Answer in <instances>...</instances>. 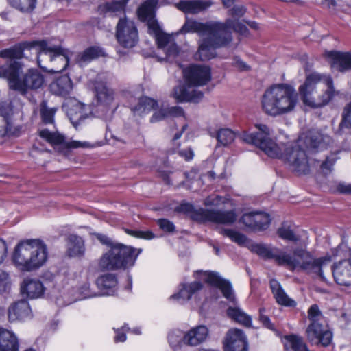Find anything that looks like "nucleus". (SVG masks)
Masks as SVG:
<instances>
[{
  "mask_svg": "<svg viewBox=\"0 0 351 351\" xmlns=\"http://www.w3.org/2000/svg\"><path fill=\"white\" fill-rule=\"evenodd\" d=\"M208 334V329L205 326H198L185 332V345L196 346L204 342Z\"/></svg>",
  "mask_w": 351,
  "mask_h": 351,
  "instance_id": "obj_27",
  "label": "nucleus"
},
{
  "mask_svg": "<svg viewBox=\"0 0 351 351\" xmlns=\"http://www.w3.org/2000/svg\"><path fill=\"white\" fill-rule=\"evenodd\" d=\"M85 250L84 241L80 237L71 234L68 237L66 254L69 257H83Z\"/></svg>",
  "mask_w": 351,
  "mask_h": 351,
  "instance_id": "obj_32",
  "label": "nucleus"
},
{
  "mask_svg": "<svg viewBox=\"0 0 351 351\" xmlns=\"http://www.w3.org/2000/svg\"><path fill=\"white\" fill-rule=\"evenodd\" d=\"M171 298L175 299H183L184 300H189L191 298V295L186 286V284L182 285V288L180 290V291L174 294L171 296Z\"/></svg>",
  "mask_w": 351,
  "mask_h": 351,
  "instance_id": "obj_60",
  "label": "nucleus"
},
{
  "mask_svg": "<svg viewBox=\"0 0 351 351\" xmlns=\"http://www.w3.org/2000/svg\"><path fill=\"white\" fill-rule=\"evenodd\" d=\"M142 250L122 243H115L99 261V267L102 271H114L132 267Z\"/></svg>",
  "mask_w": 351,
  "mask_h": 351,
  "instance_id": "obj_6",
  "label": "nucleus"
},
{
  "mask_svg": "<svg viewBox=\"0 0 351 351\" xmlns=\"http://www.w3.org/2000/svg\"><path fill=\"white\" fill-rule=\"evenodd\" d=\"M194 277L196 279L203 280L208 284L220 289L225 298L230 301H234L235 297L230 282L221 278L218 273L196 271L194 273Z\"/></svg>",
  "mask_w": 351,
  "mask_h": 351,
  "instance_id": "obj_13",
  "label": "nucleus"
},
{
  "mask_svg": "<svg viewBox=\"0 0 351 351\" xmlns=\"http://www.w3.org/2000/svg\"><path fill=\"white\" fill-rule=\"evenodd\" d=\"M95 91L100 107L109 105L114 99V93L112 89L109 88L104 82H97Z\"/></svg>",
  "mask_w": 351,
  "mask_h": 351,
  "instance_id": "obj_37",
  "label": "nucleus"
},
{
  "mask_svg": "<svg viewBox=\"0 0 351 351\" xmlns=\"http://www.w3.org/2000/svg\"><path fill=\"white\" fill-rule=\"evenodd\" d=\"M164 50L165 51L167 58H175L180 51L178 46L174 41H172Z\"/></svg>",
  "mask_w": 351,
  "mask_h": 351,
  "instance_id": "obj_59",
  "label": "nucleus"
},
{
  "mask_svg": "<svg viewBox=\"0 0 351 351\" xmlns=\"http://www.w3.org/2000/svg\"><path fill=\"white\" fill-rule=\"evenodd\" d=\"M39 47V41L23 42L14 46L0 51V57L5 59H10L6 64L8 66L11 62L16 61L23 57V51L27 48Z\"/></svg>",
  "mask_w": 351,
  "mask_h": 351,
  "instance_id": "obj_20",
  "label": "nucleus"
},
{
  "mask_svg": "<svg viewBox=\"0 0 351 351\" xmlns=\"http://www.w3.org/2000/svg\"><path fill=\"white\" fill-rule=\"evenodd\" d=\"M252 250L258 255L265 258H273L279 265H285L288 254L276 247H269L262 244L252 246Z\"/></svg>",
  "mask_w": 351,
  "mask_h": 351,
  "instance_id": "obj_22",
  "label": "nucleus"
},
{
  "mask_svg": "<svg viewBox=\"0 0 351 351\" xmlns=\"http://www.w3.org/2000/svg\"><path fill=\"white\" fill-rule=\"evenodd\" d=\"M157 224L165 232H173L175 230V226L168 219H160L157 221Z\"/></svg>",
  "mask_w": 351,
  "mask_h": 351,
  "instance_id": "obj_57",
  "label": "nucleus"
},
{
  "mask_svg": "<svg viewBox=\"0 0 351 351\" xmlns=\"http://www.w3.org/2000/svg\"><path fill=\"white\" fill-rule=\"evenodd\" d=\"M270 287L274 296L279 304L291 307L296 305V302L288 297L278 281L271 280Z\"/></svg>",
  "mask_w": 351,
  "mask_h": 351,
  "instance_id": "obj_35",
  "label": "nucleus"
},
{
  "mask_svg": "<svg viewBox=\"0 0 351 351\" xmlns=\"http://www.w3.org/2000/svg\"><path fill=\"white\" fill-rule=\"evenodd\" d=\"M19 343L15 334L0 328V351H19Z\"/></svg>",
  "mask_w": 351,
  "mask_h": 351,
  "instance_id": "obj_28",
  "label": "nucleus"
},
{
  "mask_svg": "<svg viewBox=\"0 0 351 351\" xmlns=\"http://www.w3.org/2000/svg\"><path fill=\"white\" fill-rule=\"evenodd\" d=\"M57 108H50L47 106V102L43 100L40 104V115L42 123L48 124H54V116L56 113Z\"/></svg>",
  "mask_w": 351,
  "mask_h": 351,
  "instance_id": "obj_44",
  "label": "nucleus"
},
{
  "mask_svg": "<svg viewBox=\"0 0 351 351\" xmlns=\"http://www.w3.org/2000/svg\"><path fill=\"white\" fill-rule=\"evenodd\" d=\"M306 338L311 344L328 346L332 338V332L324 328L322 322H311L306 330Z\"/></svg>",
  "mask_w": 351,
  "mask_h": 351,
  "instance_id": "obj_14",
  "label": "nucleus"
},
{
  "mask_svg": "<svg viewBox=\"0 0 351 351\" xmlns=\"http://www.w3.org/2000/svg\"><path fill=\"white\" fill-rule=\"evenodd\" d=\"M21 292L28 298L35 299L43 295L44 287L38 280L25 278L21 285Z\"/></svg>",
  "mask_w": 351,
  "mask_h": 351,
  "instance_id": "obj_25",
  "label": "nucleus"
},
{
  "mask_svg": "<svg viewBox=\"0 0 351 351\" xmlns=\"http://www.w3.org/2000/svg\"><path fill=\"white\" fill-rule=\"evenodd\" d=\"M308 317L311 322H322L323 316L317 304L312 305L308 311Z\"/></svg>",
  "mask_w": 351,
  "mask_h": 351,
  "instance_id": "obj_52",
  "label": "nucleus"
},
{
  "mask_svg": "<svg viewBox=\"0 0 351 351\" xmlns=\"http://www.w3.org/2000/svg\"><path fill=\"white\" fill-rule=\"evenodd\" d=\"M129 0H120L108 2L100 6L104 13H110L113 16L125 14V7Z\"/></svg>",
  "mask_w": 351,
  "mask_h": 351,
  "instance_id": "obj_40",
  "label": "nucleus"
},
{
  "mask_svg": "<svg viewBox=\"0 0 351 351\" xmlns=\"http://www.w3.org/2000/svg\"><path fill=\"white\" fill-rule=\"evenodd\" d=\"M330 257L315 258L309 252L301 248L294 250L293 256L288 254L285 266L291 270L297 268L308 274H313L325 280L324 269L330 263Z\"/></svg>",
  "mask_w": 351,
  "mask_h": 351,
  "instance_id": "obj_7",
  "label": "nucleus"
},
{
  "mask_svg": "<svg viewBox=\"0 0 351 351\" xmlns=\"http://www.w3.org/2000/svg\"><path fill=\"white\" fill-rule=\"evenodd\" d=\"M212 5V2L207 0L180 1L176 4L178 10L185 13L197 14L204 11Z\"/></svg>",
  "mask_w": 351,
  "mask_h": 351,
  "instance_id": "obj_26",
  "label": "nucleus"
},
{
  "mask_svg": "<svg viewBox=\"0 0 351 351\" xmlns=\"http://www.w3.org/2000/svg\"><path fill=\"white\" fill-rule=\"evenodd\" d=\"M155 38L158 47L162 49L167 47L172 41H173L171 36L162 32L155 36Z\"/></svg>",
  "mask_w": 351,
  "mask_h": 351,
  "instance_id": "obj_51",
  "label": "nucleus"
},
{
  "mask_svg": "<svg viewBox=\"0 0 351 351\" xmlns=\"http://www.w3.org/2000/svg\"><path fill=\"white\" fill-rule=\"evenodd\" d=\"M278 234L281 239L289 241L297 242L300 239V237L294 232L287 223H283L278 228Z\"/></svg>",
  "mask_w": 351,
  "mask_h": 351,
  "instance_id": "obj_47",
  "label": "nucleus"
},
{
  "mask_svg": "<svg viewBox=\"0 0 351 351\" xmlns=\"http://www.w3.org/2000/svg\"><path fill=\"white\" fill-rule=\"evenodd\" d=\"M13 107L11 103L0 104V137L13 134Z\"/></svg>",
  "mask_w": 351,
  "mask_h": 351,
  "instance_id": "obj_19",
  "label": "nucleus"
},
{
  "mask_svg": "<svg viewBox=\"0 0 351 351\" xmlns=\"http://www.w3.org/2000/svg\"><path fill=\"white\" fill-rule=\"evenodd\" d=\"M125 232H127L128 234L136 237V238H141V239H152L155 237L154 234L149 230L147 231H142V230H130V229H125Z\"/></svg>",
  "mask_w": 351,
  "mask_h": 351,
  "instance_id": "obj_54",
  "label": "nucleus"
},
{
  "mask_svg": "<svg viewBox=\"0 0 351 351\" xmlns=\"http://www.w3.org/2000/svg\"><path fill=\"white\" fill-rule=\"evenodd\" d=\"M145 22H147L149 33L153 34L154 36L162 32L155 17L146 20Z\"/></svg>",
  "mask_w": 351,
  "mask_h": 351,
  "instance_id": "obj_56",
  "label": "nucleus"
},
{
  "mask_svg": "<svg viewBox=\"0 0 351 351\" xmlns=\"http://www.w3.org/2000/svg\"><path fill=\"white\" fill-rule=\"evenodd\" d=\"M229 43L230 37L228 36H221L218 32L215 31L199 40L195 58L201 61L209 60L215 56L217 48L226 46Z\"/></svg>",
  "mask_w": 351,
  "mask_h": 351,
  "instance_id": "obj_10",
  "label": "nucleus"
},
{
  "mask_svg": "<svg viewBox=\"0 0 351 351\" xmlns=\"http://www.w3.org/2000/svg\"><path fill=\"white\" fill-rule=\"evenodd\" d=\"M219 233L225 237H229L232 241L239 245L243 244L247 240L244 234L233 230L221 228L219 229Z\"/></svg>",
  "mask_w": 351,
  "mask_h": 351,
  "instance_id": "obj_49",
  "label": "nucleus"
},
{
  "mask_svg": "<svg viewBox=\"0 0 351 351\" xmlns=\"http://www.w3.org/2000/svg\"><path fill=\"white\" fill-rule=\"evenodd\" d=\"M115 36L118 43L124 48H132L138 43V32L135 23L124 16L116 26Z\"/></svg>",
  "mask_w": 351,
  "mask_h": 351,
  "instance_id": "obj_11",
  "label": "nucleus"
},
{
  "mask_svg": "<svg viewBox=\"0 0 351 351\" xmlns=\"http://www.w3.org/2000/svg\"><path fill=\"white\" fill-rule=\"evenodd\" d=\"M38 64L40 65V56L49 54L51 68L49 70L51 73H60L64 71L69 65V56L71 51L64 49L60 46L49 45L46 40H39V47L38 49Z\"/></svg>",
  "mask_w": 351,
  "mask_h": 351,
  "instance_id": "obj_9",
  "label": "nucleus"
},
{
  "mask_svg": "<svg viewBox=\"0 0 351 351\" xmlns=\"http://www.w3.org/2000/svg\"><path fill=\"white\" fill-rule=\"evenodd\" d=\"M168 117L167 108H161L156 111L151 117L150 121L156 123Z\"/></svg>",
  "mask_w": 351,
  "mask_h": 351,
  "instance_id": "obj_61",
  "label": "nucleus"
},
{
  "mask_svg": "<svg viewBox=\"0 0 351 351\" xmlns=\"http://www.w3.org/2000/svg\"><path fill=\"white\" fill-rule=\"evenodd\" d=\"M10 280L8 273L0 271V293L8 292L10 289Z\"/></svg>",
  "mask_w": 351,
  "mask_h": 351,
  "instance_id": "obj_55",
  "label": "nucleus"
},
{
  "mask_svg": "<svg viewBox=\"0 0 351 351\" xmlns=\"http://www.w3.org/2000/svg\"><path fill=\"white\" fill-rule=\"evenodd\" d=\"M31 308L28 302L21 300L14 302L8 308V319L10 322L24 320L31 317Z\"/></svg>",
  "mask_w": 351,
  "mask_h": 351,
  "instance_id": "obj_24",
  "label": "nucleus"
},
{
  "mask_svg": "<svg viewBox=\"0 0 351 351\" xmlns=\"http://www.w3.org/2000/svg\"><path fill=\"white\" fill-rule=\"evenodd\" d=\"M255 127L257 130L256 132H243L240 138L243 142L258 147L271 158H281L293 171L299 174H306L309 172L306 152L300 145H286L282 152V148L271 138L270 129L268 126L265 124H256Z\"/></svg>",
  "mask_w": 351,
  "mask_h": 351,
  "instance_id": "obj_1",
  "label": "nucleus"
},
{
  "mask_svg": "<svg viewBox=\"0 0 351 351\" xmlns=\"http://www.w3.org/2000/svg\"><path fill=\"white\" fill-rule=\"evenodd\" d=\"M230 14L232 16L241 17L246 12V9L243 5H234L230 10Z\"/></svg>",
  "mask_w": 351,
  "mask_h": 351,
  "instance_id": "obj_63",
  "label": "nucleus"
},
{
  "mask_svg": "<svg viewBox=\"0 0 351 351\" xmlns=\"http://www.w3.org/2000/svg\"><path fill=\"white\" fill-rule=\"evenodd\" d=\"M241 221L251 229L263 230L269 227L271 219L267 213L256 212L244 214Z\"/></svg>",
  "mask_w": 351,
  "mask_h": 351,
  "instance_id": "obj_18",
  "label": "nucleus"
},
{
  "mask_svg": "<svg viewBox=\"0 0 351 351\" xmlns=\"http://www.w3.org/2000/svg\"><path fill=\"white\" fill-rule=\"evenodd\" d=\"M91 147L90 143L86 141H71L65 143V148L67 149L89 148Z\"/></svg>",
  "mask_w": 351,
  "mask_h": 351,
  "instance_id": "obj_58",
  "label": "nucleus"
},
{
  "mask_svg": "<svg viewBox=\"0 0 351 351\" xmlns=\"http://www.w3.org/2000/svg\"><path fill=\"white\" fill-rule=\"evenodd\" d=\"M324 56L329 58L328 62L332 69L340 73L351 71V51H326Z\"/></svg>",
  "mask_w": 351,
  "mask_h": 351,
  "instance_id": "obj_17",
  "label": "nucleus"
},
{
  "mask_svg": "<svg viewBox=\"0 0 351 351\" xmlns=\"http://www.w3.org/2000/svg\"><path fill=\"white\" fill-rule=\"evenodd\" d=\"M220 22L208 21L201 23L197 21L186 19L184 24L180 29L179 33H197L199 36H208V34L220 29L222 27Z\"/></svg>",
  "mask_w": 351,
  "mask_h": 351,
  "instance_id": "obj_15",
  "label": "nucleus"
},
{
  "mask_svg": "<svg viewBox=\"0 0 351 351\" xmlns=\"http://www.w3.org/2000/svg\"><path fill=\"white\" fill-rule=\"evenodd\" d=\"M220 24L222 25L223 27L217 30L218 33L221 36H223L224 35L228 36L230 37V43L232 40L230 29H233L241 34L246 33L247 31V27L237 19H228L225 23H220Z\"/></svg>",
  "mask_w": 351,
  "mask_h": 351,
  "instance_id": "obj_34",
  "label": "nucleus"
},
{
  "mask_svg": "<svg viewBox=\"0 0 351 351\" xmlns=\"http://www.w3.org/2000/svg\"><path fill=\"white\" fill-rule=\"evenodd\" d=\"M176 210L190 213L193 219L200 222L210 221L218 224L231 225L237 219V215L233 210L222 211L202 208L196 210L194 206L189 203L181 204Z\"/></svg>",
  "mask_w": 351,
  "mask_h": 351,
  "instance_id": "obj_8",
  "label": "nucleus"
},
{
  "mask_svg": "<svg viewBox=\"0 0 351 351\" xmlns=\"http://www.w3.org/2000/svg\"><path fill=\"white\" fill-rule=\"evenodd\" d=\"M285 348L293 351H310L302 337L296 335H289L285 337Z\"/></svg>",
  "mask_w": 351,
  "mask_h": 351,
  "instance_id": "obj_39",
  "label": "nucleus"
},
{
  "mask_svg": "<svg viewBox=\"0 0 351 351\" xmlns=\"http://www.w3.org/2000/svg\"><path fill=\"white\" fill-rule=\"evenodd\" d=\"M157 105V101L148 97H143L138 99L136 105L131 106V110L136 114L142 115L154 109Z\"/></svg>",
  "mask_w": 351,
  "mask_h": 351,
  "instance_id": "obj_38",
  "label": "nucleus"
},
{
  "mask_svg": "<svg viewBox=\"0 0 351 351\" xmlns=\"http://www.w3.org/2000/svg\"><path fill=\"white\" fill-rule=\"evenodd\" d=\"M97 285L101 291L97 295H113L115 292V287L117 285L116 276L112 274H107L99 277L97 279ZM97 295H94L96 296Z\"/></svg>",
  "mask_w": 351,
  "mask_h": 351,
  "instance_id": "obj_30",
  "label": "nucleus"
},
{
  "mask_svg": "<svg viewBox=\"0 0 351 351\" xmlns=\"http://www.w3.org/2000/svg\"><path fill=\"white\" fill-rule=\"evenodd\" d=\"M298 103V94L287 84L280 83L265 89L261 97L264 112L271 117H278L293 112Z\"/></svg>",
  "mask_w": 351,
  "mask_h": 351,
  "instance_id": "obj_2",
  "label": "nucleus"
},
{
  "mask_svg": "<svg viewBox=\"0 0 351 351\" xmlns=\"http://www.w3.org/2000/svg\"><path fill=\"white\" fill-rule=\"evenodd\" d=\"M105 56V52L102 48L97 46H93L86 48L84 51L77 54L76 62L80 66L91 62L99 57Z\"/></svg>",
  "mask_w": 351,
  "mask_h": 351,
  "instance_id": "obj_33",
  "label": "nucleus"
},
{
  "mask_svg": "<svg viewBox=\"0 0 351 351\" xmlns=\"http://www.w3.org/2000/svg\"><path fill=\"white\" fill-rule=\"evenodd\" d=\"M37 0H11L9 4L23 13L32 12L36 8Z\"/></svg>",
  "mask_w": 351,
  "mask_h": 351,
  "instance_id": "obj_46",
  "label": "nucleus"
},
{
  "mask_svg": "<svg viewBox=\"0 0 351 351\" xmlns=\"http://www.w3.org/2000/svg\"><path fill=\"white\" fill-rule=\"evenodd\" d=\"M178 154L186 161L192 160L194 156V152L191 147L179 150Z\"/></svg>",
  "mask_w": 351,
  "mask_h": 351,
  "instance_id": "obj_64",
  "label": "nucleus"
},
{
  "mask_svg": "<svg viewBox=\"0 0 351 351\" xmlns=\"http://www.w3.org/2000/svg\"><path fill=\"white\" fill-rule=\"evenodd\" d=\"M215 137L217 140V147L228 146L234 141L235 134L230 129L222 128L217 131Z\"/></svg>",
  "mask_w": 351,
  "mask_h": 351,
  "instance_id": "obj_45",
  "label": "nucleus"
},
{
  "mask_svg": "<svg viewBox=\"0 0 351 351\" xmlns=\"http://www.w3.org/2000/svg\"><path fill=\"white\" fill-rule=\"evenodd\" d=\"M168 340L171 347H180L182 344H185V332L180 330H174L169 334Z\"/></svg>",
  "mask_w": 351,
  "mask_h": 351,
  "instance_id": "obj_48",
  "label": "nucleus"
},
{
  "mask_svg": "<svg viewBox=\"0 0 351 351\" xmlns=\"http://www.w3.org/2000/svg\"><path fill=\"white\" fill-rule=\"evenodd\" d=\"M343 128H351V104L344 108L342 119L339 126V132Z\"/></svg>",
  "mask_w": 351,
  "mask_h": 351,
  "instance_id": "obj_50",
  "label": "nucleus"
},
{
  "mask_svg": "<svg viewBox=\"0 0 351 351\" xmlns=\"http://www.w3.org/2000/svg\"><path fill=\"white\" fill-rule=\"evenodd\" d=\"M299 92L304 104L319 108L327 104L335 93L333 80L330 76L317 73L309 74L304 84L300 86Z\"/></svg>",
  "mask_w": 351,
  "mask_h": 351,
  "instance_id": "obj_4",
  "label": "nucleus"
},
{
  "mask_svg": "<svg viewBox=\"0 0 351 351\" xmlns=\"http://www.w3.org/2000/svg\"><path fill=\"white\" fill-rule=\"evenodd\" d=\"M191 87L188 85H178L173 88L172 95L179 102H198L203 97L204 94L197 90H191Z\"/></svg>",
  "mask_w": 351,
  "mask_h": 351,
  "instance_id": "obj_23",
  "label": "nucleus"
},
{
  "mask_svg": "<svg viewBox=\"0 0 351 351\" xmlns=\"http://www.w3.org/2000/svg\"><path fill=\"white\" fill-rule=\"evenodd\" d=\"M259 321L262 323L263 326L272 331L276 330L274 324L271 322L269 316L265 314V308H261L259 309Z\"/></svg>",
  "mask_w": 351,
  "mask_h": 351,
  "instance_id": "obj_53",
  "label": "nucleus"
},
{
  "mask_svg": "<svg viewBox=\"0 0 351 351\" xmlns=\"http://www.w3.org/2000/svg\"><path fill=\"white\" fill-rule=\"evenodd\" d=\"M224 351H247V341L243 331L232 328L226 333L223 341Z\"/></svg>",
  "mask_w": 351,
  "mask_h": 351,
  "instance_id": "obj_16",
  "label": "nucleus"
},
{
  "mask_svg": "<svg viewBox=\"0 0 351 351\" xmlns=\"http://www.w3.org/2000/svg\"><path fill=\"white\" fill-rule=\"evenodd\" d=\"M22 66L19 61L11 62L8 66H1L0 77H6L11 89L25 95L28 89H38L41 87L44 82V77L38 70L32 69L20 78L19 74Z\"/></svg>",
  "mask_w": 351,
  "mask_h": 351,
  "instance_id": "obj_5",
  "label": "nucleus"
},
{
  "mask_svg": "<svg viewBox=\"0 0 351 351\" xmlns=\"http://www.w3.org/2000/svg\"><path fill=\"white\" fill-rule=\"evenodd\" d=\"M158 2L159 0H146L142 3L136 11L138 19L145 22L146 20L155 17Z\"/></svg>",
  "mask_w": 351,
  "mask_h": 351,
  "instance_id": "obj_36",
  "label": "nucleus"
},
{
  "mask_svg": "<svg viewBox=\"0 0 351 351\" xmlns=\"http://www.w3.org/2000/svg\"><path fill=\"white\" fill-rule=\"evenodd\" d=\"M47 245L39 239H25L15 246L12 254L14 265L21 271H32L42 267L47 260Z\"/></svg>",
  "mask_w": 351,
  "mask_h": 351,
  "instance_id": "obj_3",
  "label": "nucleus"
},
{
  "mask_svg": "<svg viewBox=\"0 0 351 351\" xmlns=\"http://www.w3.org/2000/svg\"><path fill=\"white\" fill-rule=\"evenodd\" d=\"M330 141L328 136H323L317 132H311L305 137L304 144L308 149H316L321 146L323 142L329 143Z\"/></svg>",
  "mask_w": 351,
  "mask_h": 351,
  "instance_id": "obj_42",
  "label": "nucleus"
},
{
  "mask_svg": "<svg viewBox=\"0 0 351 351\" xmlns=\"http://www.w3.org/2000/svg\"><path fill=\"white\" fill-rule=\"evenodd\" d=\"M168 117H181L184 115V112L182 108L180 106H173L167 108Z\"/></svg>",
  "mask_w": 351,
  "mask_h": 351,
  "instance_id": "obj_62",
  "label": "nucleus"
},
{
  "mask_svg": "<svg viewBox=\"0 0 351 351\" xmlns=\"http://www.w3.org/2000/svg\"><path fill=\"white\" fill-rule=\"evenodd\" d=\"M335 282L341 286L351 285V261H341L332 267Z\"/></svg>",
  "mask_w": 351,
  "mask_h": 351,
  "instance_id": "obj_21",
  "label": "nucleus"
},
{
  "mask_svg": "<svg viewBox=\"0 0 351 351\" xmlns=\"http://www.w3.org/2000/svg\"><path fill=\"white\" fill-rule=\"evenodd\" d=\"M227 315L229 317L234 319L235 322L246 327H250L252 326L251 317L247 315L237 306H230L227 309Z\"/></svg>",
  "mask_w": 351,
  "mask_h": 351,
  "instance_id": "obj_41",
  "label": "nucleus"
},
{
  "mask_svg": "<svg viewBox=\"0 0 351 351\" xmlns=\"http://www.w3.org/2000/svg\"><path fill=\"white\" fill-rule=\"evenodd\" d=\"M39 135L53 146L61 145L65 147L64 136L57 132H53L47 129H43L40 130Z\"/></svg>",
  "mask_w": 351,
  "mask_h": 351,
  "instance_id": "obj_43",
  "label": "nucleus"
},
{
  "mask_svg": "<svg viewBox=\"0 0 351 351\" xmlns=\"http://www.w3.org/2000/svg\"><path fill=\"white\" fill-rule=\"evenodd\" d=\"M73 89L71 80L68 75H62L50 84V90L54 95L65 97L70 94Z\"/></svg>",
  "mask_w": 351,
  "mask_h": 351,
  "instance_id": "obj_29",
  "label": "nucleus"
},
{
  "mask_svg": "<svg viewBox=\"0 0 351 351\" xmlns=\"http://www.w3.org/2000/svg\"><path fill=\"white\" fill-rule=\"evenodd\" d=\"M183 76L189 86H202L211 80V70L208 66L191 64L183 70Z\"/></svg>",
  "mask_w": 351,
  "mask_h": 351,
  "instance_id": "obj_12",
  "label": "nucleus"
},
{
  "mask_svg": "<svg viewBox=\"0 0 351 351\" xmlns=\"http://www.w3.org/2000/svg\"><path fill=\"white\" fill-rule=\"evenodd\" d=\"M84 108L85 106L77 101H72L68 104L66 114L73 125H77L86 118Z\"/></svg>",
  "mask_w": 351,
  "mask_h": 351,
  "instance_id": "obj_31",
  "label": "nucleus"
}]
</instances>
